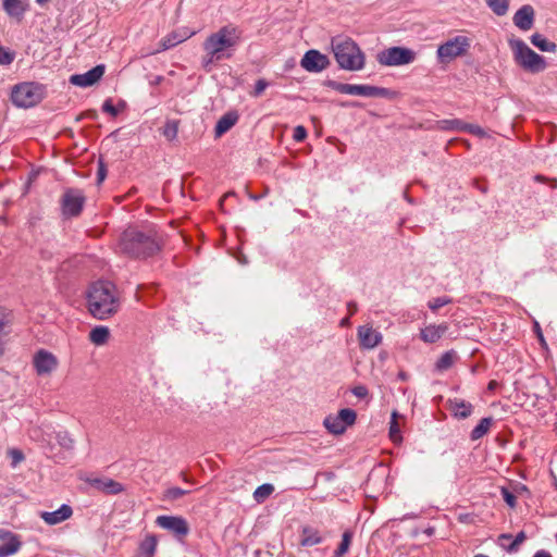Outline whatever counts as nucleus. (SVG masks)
<instances>
[{"mask_svg": "<svg viewBox=\"0 0 557 557\" xmlns=\"http://www.w3.org/2000/svg\"><path fill=\"white\" fill-rule=\"evenodd\" d=\"M352 394L358 397V398H364L368 396L369 392H368V388L364 386V385H358V386H355L352 389H351Z\"/></svg>", "mask_w": 557, "mask_h": 557, "instance_id": "48", "label": "nucleus"}, {"mask_svg": "<svg viewBox=\"0 0 557 557\" xmlns=\"http://www.w3.org/2000/svg\"><path fill=\"white\" fill-rule=\"evenodd\" d=\"M85 195L82 190L70 188L66 189L61 198V210L65 218L77 216L84 207Z\"/></svg>", "mask_w": 557, "mask_h": 557, "instance_id": "10", "label": "nucleus"}, {"mask_svg": "<svg viewBox=\"0 0 557 557\" xmlns=\"http://www.w3.org/2000/svg\"><path fill=\"white\" fill-rule=\"evenodd\" d=\"M0 540L4 542L0 545V557L12 556L16 554L22 546L20 537L9 530L0 529Z\"/></svg>", "mask_w": 557, "mask_h": 557, "instance_id": "18", "label": "nucleus"}, {"mask_svg": "<svg viewBox=\"0 0 557 557\" xmlns=\"http://www.w3.org/2000/svg\"><path fill=\"white\" fill-rule=\"evenodd\" d=\"M57 441L60 446L71 449L73 447L74 441L71 438L67 432H59L57 433Z\"/></svg>", "mask_w": 557, "mask_h": 557, "instance_id": "40", "label": "nucleus"}, {"mask_svg": "<svg viewBox=\"0 0 557 557\" xmlns=\"http://www.w3.org/2000/svg\"><path fill=\"white\" fill-rule=\"evenodd\" d=\"M331 47L341 69L346 71H360L364 67V53L351 38L336 36L332 38Z\"/></svg>", "mask_w": 557, "mask_h": 557, "instance_id": "4", "label": "nucleus"}, {"mask_svg": "<svg viewBox=\"0 0 557 557\" xmlns=\"http://www.w3.org/2000/svg\"><path fill=\"white\" fill-rule=\"evenodd\" d=\"M242 38L243 32L233 24L222 26L211 33L202 42L205 52L201 58L202 67L210 71L215 63L231 59L242 42Z\"/></svg>", "mask_w": 557, "mask_h": 557, "instance_id": "1", "label": "nucleus"}, {"mask_svg": "<svg viewBox=\"0 0 557 557\" xmlns=\"http://www.w3.org/2000/svg\"><path fill=\"white\" fill-rule=\"evenodd\" d=\"M441 128L445 131H463L465 123L460 120H443L440 122Z\"/></svg>", "mask_w": 557, "mask_h": 557, "instance_id": "37", "label": "nucleus"}, {"mask_svg": "<svg viewBox=\"0 0 557 557\" xmlns=\"http://www.w3.org/2000/svg\"><path fill=\"white\" fill-rule=\"evenodd\" d=\"M33 366L39 376H46L57 370L59 360L52 352L39 349L33 357Z\"/></svg>", "mask_w": 557, "mask_h": 557, "instance_id": "12", "label": "nucleus"}, {"mask_svg": "<svg viewBox=\"0 0 557 557\" xmlns=\"http://www.w3.org/2000/svg\"><path fill=\"white\" fill-rule=\"evenodd\" d=\"M533 557H552L549 553L545 552V550H539L535 553V555Z\"/></svg>", "mask_w": 557, "mask_h": 557, "instance_id": "51", "label": "nucleus"}, {"mask_svg": "<svg viewBox=\"0 0 557 557\" xmlns=\"http://www.w3.org/2000/svg\"><path fill=\"white\" fill-rule=\"evenodd\" d=\"M348 308H349L351 314L357 311V305L354 302L348 304Z\"/></svg>", "mask_w": 557, "mask_h": 557, "instance_id": "52", "label": "nucleus"}, {"mask_svg": "<svg viewBox=\"0 0 557 557\" xmlns=\"http://www.w3.org/2000/svg\"><path fill=\"white\" fill-rule=\"evenodd\" d=\"M323 542V536L318 529L305 525L301 529L300 545L304 547H311Z\"/></svg>", "mask_w": 557, "mask_h": 557, "instance_id": "24", "label": "nucleus"}, {"mask_svg": "<svg viewBox=\"0 0 557 557\" xmlns=\"http://www.w3.org/2000/svg\"><path fill=\"white\" fill-rule=\"evenodd\" d=\"M553 187H557V181H554Z\"/></svg>", "mask_w": 557, "mask_h": 557, "instance_id": "61", "label": "nucleus"}, {"mask_svg": "<svg viewBox=\"0 0 557 557\" xmlns=\"http://www.w3.org/2000/svg\"><path fill=\"white\" fill-rule=\"evenodd\" d=\"M273 491H274V486L272 484H269V483L262 484V485L258 486L256 488V491L253 492V498L258 503H261L265 498H268L273 493Z\"/></svg>", "mask_w": 557, "mask_h": 557, "instance_id": "34", "label": "nucleus"}, {"mask_svg": "<svg viewBox=\"0 0 557 557\" xmlns=\"http://www.w3.org/2000/svg\"><path fill=\"white\" fill-rule=\"evenodd\" d=\"M300 65L307 72L319 73L329 67L330 60L327 55L321 53L319 50L311 49L304 54Z\"/></svg>", "mask_w": 557, "mask_h": 557, "instance_id": "15", "label": "nucleus"}, {"mask_svg": "<svg viewBox=\"0 0 557 557\" xmlns=\"http://www.w3.org/2000/svg\"><path fill=\"white\" fill-rule=\"evenodd\" d=\"M102 110L112 116H116L120 113V109L116 108L110 99L103 102Z\"/></svg>", "mask_w": 557, "mask_h": 557, "instance_id": "44", "label": "nucleus"}, {"mask_svg": "<svg viewBox=\"0 0 557 557\" xmlns=\"http://www.w3.org/2000/svg\"><path fill=\"white\" fill-rule=\"evenodd\" d=\"M347 322H348V319H344V320L342 321V324H345V323H347Z\"/></svg>", "mask_w": 557, "mask_h": 557, "instance_id": "60", "label": "nucleus"}, {"mask_svg": "<svg viewBox=\"0 0 557 557\" xmlns=\"http://www.w3.org/2000/svg\"><path fill=\"white\" fill-rule=\"evenodd\" d=\"M535 331H540L539 323H535Z\"/></svg>", "mask_w": 557, "mask_h": 557, "instance_id": "59", "label": "nucleus"}, {"mask_svg": "<svg viewBox=\"0 0 557 557\" xmlns=\"http://www.w3.org/2000/svg\"><path fill=\"white\" fill-rule=\"evenodd\" d=\"M457 358V354L455 350H448L444 352L435 363L436 370L443 372L453 367Z\"/></svg>", "mask_w": 557, "mask_h": 557, "instance_id": "31", "label": "nucleus"}, {"mask_svg": "<svg viewBox=\"0 0 557 557\" xmlns=\"http://www.w3.org/2000/svg\"><path fill=\"white\" fill-rule=\"evenodd\" d=\"M333 88L343 95H352L361 97H385L388 90L370 85H354L345 83H333Z\"/></svg>", "mask_w": 557, "mask_h": 557, "instance_id": "11", "label": "nucleus"}, {"mask_svg": "<svg viewBox=\"0 0 557 557\" xmlns=\"http://www.w3.org/2000/svg\"><path fill=\"white\" fill-rule=\"evenodd\" d=\"M357 419V413L355 410L345 408L341 409L337 414L327 416L323 424L325 429L334 435L343 434L348 426L355 424Z\"/></svg>", "mask_w": 557, "mask_h": 557, "instance_id": "9", "label": "nucleus"}, {"mask_svg": "<svg viewBox=\"0 0 557 557\" xmlns=\"http://www.w3.org/2000/svg\"><path fill=\"white\" fill-rule=\"evenodd\" d=\"M359 345L362 349L371 350L377 347L383 339V335L372 325H360L357 330Z\"/></svg>", "mask_w": 557, "mask_h": 557, "instance_id": "16", "label": "nucleus"}, {"mask_svg": "<svg viewBox=\"0 0 557 557\" xmlns=\"http://www.w3.org/2000/svg\"><path fill=\"white\" fill-rule=\"evenodd\" d=\"M539 337H540V341H541V342H544V337H543V335H542L541 331H539Z\"/></svg>", "mask_w": 557, "mask_h": 557, "instance_id": "56", "label": "nucleus"}, {"mask_svg": "<svg viewBox=\"0 0 557 557\" xmlns=\"http://www.w3.org/2000/svg\"><path fill=\"white\" fill-rule=\"evenodd\" d=\"M527 536L523 531L519 532L516 537L510 542V544H506V541H511L510 534H502L498 536V544L509 553L517 552L519 546L525 541Z\"/></svg>", "mask_w": 557, "mask_h": 557, "instance_id": "28", "label": "nucleus"}, {"mask_svg": "<svg viewBox=\"0 0 557 557\" xmlns=\"http://www.w3.org/2000/svg\"><path fill=\"white\" fill-rule=\"evenodd\" d=\"M239 115L236 111H228L223 114L216 122L214 134L215 137H221L228 132L238 121Z\"/></svg>", "mask_w": 557, "mask_h": 557, "instance_id": "23", "label": "nucleus"}, {"mask_svg": "<svg viewBox=\"0 0 557 557\" xmlns=\"http://www.w3.org/2000/svg\"><path fill=\"white\" fill-rule=\"evenodd\" d=\"M502 494H503L504 500L507 503V505H509L510 507H515L516 496L506 488H503Z\"/></svg>", "mask_w": 557, "mask_h": 557, "instance_id": "49", "label": "nucleus"}, {"mask_svg": "<svg viewBox=\"0 0 557 557\" xmlns=\"http://www.w3.org/2000/svg\"><path fill=\"white\" fill-rule=\"evenodd\" d=\"M10 455L13 459V466L21 462L24 459V455L22 454L21 450H17V449L10 450Z\"/></svg>", "mask_w": 557, "mask_h": 557, "instance_id": "50", "label": "nucleus"}, {"mask_svg": "<svg viewBox=\"0 0 557 557\" xmlns=\"http://www.w3.org/2000/svg\"><path fill=\"white\" fill-rule=\"evenodd\" d=\"M98 176H99V181H103L104 180V172L102 171V169L99 170Z\"/></svg>", "mask_w": 557, "mask_h": 557, "instance_id": "53", "label": "nucleus"}, {"mask_svg": "<svg viewBox=\"0 0 557 557\" xmlns=\"http://www.w3.org/2000/svg\"><path fill=\"white\" fill-rule=\"evenodd\" d=\"M531 42L536 48H539L541 51H544V52H554L556 50V47H557L555 42L547 40L541 34H533L531 36Z\"/></svg>", "mask_w": 557, "mask_h": 557, "instance_id": "32", "label": "nucleus"}, {"mask_svg": "<svg viewBox=\"0 0 557 557\" xmlns=\"http://www.w3.org/2000/svg\"><path fill=\"white\" fill-rule=\"evenodd\" d=\"M398 413L397 411H393L389 426V436L394 442H398L401 440L400 429L397 423Z\"/></svg>", "mask_w": 557, "mask_h": 557, "instance_id": "36", "label": "nucleus"}, {"mask_svg": "<svg viewBox=\"0 0 557 557\" xmlns=\"http://www.w3.org/2000/svg\"><path fill=\"white\" fill-rule=\"evenodd\" d=\"M536 180L543 182L545 178L543 176H541V175H537Z\"/></svg>", "mask_w": 557, "mask_h": 557, "instance_id": "57", "label": "nucleus"}, {"mask_svg": "<svg viewBox=\"0 0 557 557\" xmlns=\"http://www.w3.org/2000/svg\"><path fill=\"white\" fill-rule=\"evenodd\" d=\"M268 86H269V83L265 79H263V78L258 79L255 84L253 96L255 97L260 96L267 89Z\"/></svg>", "mask_w": 557, "mask_h": 557, "instance_id": "45", "label": "nucleus"}, {"mask_svg": "<svg viewBox=\"0 0 557 557\" xmlns=\"http://www.w3.org/2000/svg\"><path fill=\"white\" fill-rule=\"evenodd\" d=\"M86 482L95 490L110 495L124 491L123 484L110 478H88Z\"/></svg>", "mask_w": 557, "mask_h": 557, "instance_id": "19", "label": "nucleus"}, {"mask_svg": "<svg viewBox=\"0 0 557 557\" xmlns=\"http://www.w3.org/2000/svg\"><path fill=\"white\" fill-rule=\"evenodd\" d=\"M73 515V510L71 506L63 504L59 509L54 511H42L40 512V518L49 525L59 524L67 519H70Z\"/></svg>", "mask_w": 557, "mask_h": 557, "instance_id": "22", "label": "nucleus"}, {"mask_svg": "<svg viewBox=\"0 0 557 557\" xmlns=\"http://www.w3.org/2000/svg\"><path fill=\"white\" fill-rule=\"evenodd\" d=\"M117 252L132 258H147L159 250L156 231L152 227H127L116 244Z\"/></svg>", "mask_w": 557, "mask_h": 557, "instance_id": "2", "label": "nucleus"}, {"mask_svg": "<svg viewBox=\"0 0 557 557\" xmlns=\"http://www.w3.org/2000/svg\"><path fill=\"white\" fill-rule=\"evenodd\" d=\"M307 137V131L304 126L299 125L294 128L293 138L296 141H302Z\"/></svg>", "mask_w": 557, "mask_h": 557, "instance_id": "47", "label": "nucleus"}, {"mask_svg": "<svg viewBox=\"0 0 557 557\" xmlns=\"http://www.w3.org/2000/svg\"><path fill=\"white\" fill-rule=\"evenodd\" d=\"M343 556H344V555H338V552H337V550L335 552L334 557H343Z\"/></svg>", "mask_w": 557, "mask_h": 557, "instance_id": "58", "label": "nucleus"}, {"mask_svg": "<svg viewBox=\"0 0 557 557\" xmlns=\"http://www.w3.org/2000/svg\"><path fill=\"white\" fill-rule=\"evenodd\" d=\"M14 54L9 51L8 49L0 46V64L1 65H9L13 62Z\"/></svg>", "mask_w": 557, "mask_h": 557, "instance_id": "43", "label": "nucleus"}, {"mask_svg": "<svg viewBox=\"0 0 557 557\" xmlns=\"http://www.w3.org/2000/svg\"><path fill=\"white\" fill-rule=\"evenodd\" d=\"M471 47V39L463 35H457L437 47L438 62L447 63L456 58L466 55Z\"/></svg>", "mask_w": 557, "mask_h": 557, "instance_id": "7", "label": "nucleus"}, {"mask_svg": "<svg viewBox=\"0 0 557 557\" xmlns=\"http://www.w3.org/2000/svg\"><path fill=\"white\" fill-rule=\"evenodd\" d=\"M509 46L513 52L515 61L525 71L539 73L546 69L544 57L534 52L523 40L510 39Z\"/></svg>", "mask_w": 557, "mask_h": 557, "instance_id": "5", "label": "nucleus"}, {"mask_svg": "<svg viewBox=\"0 0 557 557\" xmlns=\"http://www.w3.org/2000/svg\"><path fill=\"white\" fill-rule=\"evenodd\" d=\"M450 298L448 297H436V298H433L431 299L429 302H428V307L432 310V311H437L440 308L450 304Z\"/></svg>", "mask_w": 557, "mask_h": 557, "instance_id": "39", "label": "nucleus"}, {"mask_svg": "<svg viewBox=\"0 0 557 557\" xmlns=\"http://www.w3.org/2000/svg\"><path fill=\"white\" fill-rule=\"evenodd\" d=\"M158 527L172 532L177 539L185 537L189 532L187 521L177 516H159L156 519Z\"/></svg>", "mask_w": 557, "mask_h": 557, "instance_id": "13", "label": "nucleus"}, {"mask_svg": "<svg viewBox=\"0 0 557 557\" xmlns=\"http://www.w3.org/2000/svg\"><path fill=\"white\" fill-rule=\"evenodd\" d=\"M448 323L443 322L440 324H429L420 330V338L425 344H434L438 342L444 334L448 331Z\"/></svg>", "mask_w": 557, "mask_h": 557, "instance_id": "20", "label": "nucleus"}, {"mask_svg": "<svg viewBox=\"0 0 557 557\" xmlns=\"http://www.w3.org/2000/svg\"><path fill=\"white\" fill-rule=\"evenodd\" d=\"M104 74V65H97L83 74H74L70 83L79 87H89L97 83Z\"/></svg>", "mask_w": 557, "mask_h": 557, "instance_id": "17", "label": "nucleus"}, {"mask_svg": "<svg viewBox=\"0 0 557 557\" xmlns=\"http://www.w3.org/2000/svg\"><path fill=\"white\" fill-rule=\"evenodd\" d=\"M87 305L94 318L107 320L119 311L121 301L115 286L110 282L100 281L89 287Z\"/></svg>", "mask_w": 557, "mask_h": 557, "instance_id": "3", "label": "nucleus"}, {"mask_svg": "<svg viewBox=\"0 0 557 557\" xmlns=\"http://www.w3.org/2000/svg\"><path fill=\"white\" fill-rule=\"evenodd\" d=\"M512 540H513V539L511 537V541H512ZM511 541H506V544H507V545H508V544H510V542H511Z\"/></svg>", "mask_w": 557, "mask_h": 557, "instance_id": "62", "label": "nucleus"}, {"mask_svg": "<svg viewBox=\"0 0 557 557\" xmlns=\"http://www.w3.org/2000/svg\"><path fill=\"white\" fill-rule=\"evenodd\" d=\"M495 384H496V383H495L494 381L490 382V384H488V388H490V389H493V388H494V386H495Z\"/></svg>", "mask_w": 557, "mask_h": 557, "instance_id": "54", "label": "nucleus"}, {"mask_svg": "<svg viewBox=\"0 0 557 557\" xmlns=\"http://www.w3.org/2000/svg\"><path fill=\"white\" fill-rule=\"evenodd\" d=\"M28 4L23 0H3V10L14 18L21 20L26 12Z\"/></svg>", "mask_w": 557, "mask_h": 557, "instance_id": "25", "label": "nucleus"}, {"mask_svg": "<svg viewBox=\"0 0 557 557\" xmlns=\"http://www.w3.org/2000/svg\"><path fill=\"white\" fill-rule=\"evenodd\" d=\"M188 493L189 491L180 487H170L164 492V498L168 500H176Z\"/></svg>", "mask_w": 557, "mask_h": 557, "instance_id": "38", "label": "nucleus"}, {"mask_svg": "<svg viewBox=\"0 0 557 557\" xmlns=\"http://www.w3.org/2000/svg\"><path fill=\"white\" fill-rule=\"evenodd\" d=\"M449 408L455 417L461 419L468 418L473 410V406L470 403L459 398L449 399Z\"/></svg>", "mask_w": 557, "mask_h": 557, "instance_id": "26", "label": "nucleus"}, {"mask_svg": "<svg viewBox=\"0 0 557 557\" xmlns=\"http://www.w3.org/2000/svg\"><path fill=\"white\" fill-rule=\"evenodd\" d=\"M351 536L348 532H345L342 536V542L337 547L338 555H345L350 546Z\"/></svg>", "mask_w": 557, "mask_h": 557, "instance_id": "42", "label": "nucleus"}, {"mask_svg": "<svg viewBox=\"0 0 557 557\" xmlns=\"http://www.w3.org/2000/svg\"><path fill=\"white\" fill-rule=\"evenodd\" d=\"M463 132H468V133L475 135L480 138L487 136L486 132L481 126L475 125V124L465 123Z\"/></svg>", "mask_w": 557, "mask_h": 557, "instance_id": "41", "label": "nucleus"}, {"mask_svg": "<svg viewBox=\"0 0 557 557\" xmlns=\"http://www.w3.org/2000/svg\"><path fill=\"white\" fill-rule=\"evenodd\" d=\"M110 330L108 326L98 325L89 332V341L96 346H103L109 342Z\"/></svg>", "mask_w": 557, "mask_h": 557, "instance_id": "29", "label": "nucleus"}, {"mask_svg": "<svg viewBox=\"0 0 557 557\" xmlns=\"http://www.w3.org/2000/svg\"><path fill=\"white\" fill-rule=\"evenodd\" d=\"M46 95L42 84L24 82L15 85L11 91V101L17 108H32L38 104Z\"/></svg>", "mask_w": 557, "mask_h": 557, "instance_id": "6", "label": "nucleus"}, {"mask_svg": "<svg viewBox=\"0 0 557 557\" xmlns=\"http://www.w3.org/2000/svg\"><path fill=\"white\" fill-rule=\"evenodd\" d=\"M493 423V419L491 417L483 418L480 420L478 425L471 431L470 437L472 441H478L482 438L485 434H487Z\"/></svg>", "mask_w": 557, "mask_h": 557, "instance_id": "30", "label": "nucleus"}, {"mask_svg": "<svg viewBox=\"0 0 557 557\" xmlns=\"http://www.w3.org/2000/svg\"><path fill=\"white\" fill-rule=\"evenodd\" d=\"M194 34H195V32H190L187 28L174 30L160 40L159 47L157 49L151 50V51H146L145 53H143V57H148V55H152V54L169 50V49L177 46L178 44L187 40Z\"/></svg>", "mask_w": 557, "mask_h": 557, "instance_id": "14", "label": "nucleus"}, {"mask_svg": "<svg viewBox=\"0 0 557 557\" xmlns=\"http://www.w3.org/2000/svg\"><path fill=\"white\" fill-rule=\"evenodd\" d=\"M486 4L498 16L505 15L509 9V0H486Z\"/></svg>", "mask_w": 557, "mask_h": 557, "instance_id": "33", "label": "nucleus"}, {"mask_svg": "<svg viewBox=\"0 0 557 557\" xmlns=\"http://www.w3.org/2000/svg\"><path fill=\"white\" fill-rule=\"evenodd\" d=\"M158 539L153 534H148L139 544L137 557H153L157 550Z\"/></svg>", "mask_w": 557, "mask_h": 557, "instance_id": "27", "label": "nucleus"}, {"mask_svg": "<svg viewBox=\"0 0 557 557\" xmlns=\"http://www.w3.org/2000/svg\"><path fill=\"white\" fill-rule=\"evenodd\" d=\"M49 0H36L37 3L39 4H45L46 2H48Z\"/></svg>", "mask_w": 557, "mask_h": 557, "instance_id": "55", "label": "nucleus"}, {"mask_svg": "<svg viewBox=\"0 0 557 557\" xmlns=\"http://www.w3.org/2000/svg\"><path fill=\"white\" fill-rule=\"evenodd\" d=\"M178 126L175 121H168L162 129V135L169 140L173 141L177 137Z\"/></svg>", "mask_w": 557, "mask_h": 557, "instance_id": "35", "label": "nucleus"}, {"mask_svg": "<svg viewBox=\"0 0 557 557\" xmlns=\"http://www.w3.org/2000/svg\"><path fill=\"white\" fill-rule=\"evenodd\" d=\"M9 323L8 313L5 309L0 308V337L5 334V327Z\"/></svg>", "mask_w": 557, "mask_h": 557, "instance_id": "46", "label": "nucleus"}, {"mask_svg": "<svg viewBox=\"0 0 557 557\" xmlns=\"http://www.w3.org/2000/svg\"><path fill=\"white\" fill-rule=\"evenodd\" d=\"M534 9L530 4L522 5L512 17L513 24L521 30L527 32L534 24Z\"/></svg>", "mask_w": 557, "mask_h": 557, "instance_id": "21", "label": "nucleus"}, {"mask_svg": "<svg viewBox=\"0 0 557 557\" xmlns=\"http://www.w3.org/2000/svg\"><path fill=\"white\" fill-rule=\"evenodd\" d=\"M416 52L405 47H391L377 54V62L385 66H400L416 60Z\"/></svg>", "mask_w": 557, "mask_h": 557, "instance_id": "8", "label": "nucleus"}]
</instances>
